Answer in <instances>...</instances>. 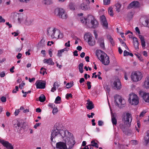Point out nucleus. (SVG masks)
<instances>
[{"mask_svg": "<svg viewBox=\"0 0 149 149\" xmlns=\"http://www.w3.org/2000/svg\"><path fill=\"white\" fill-rule=\"evenodd\" d=\"M111 121L113 125H116L117 123V120L116 118V115L114 114H112L111 116Z\"/></svg>", "mask_w": 149, "mask_h": 149, "instance_id": "obj_21", "label": "nucleus"}, {"mask_svg": "<svg viewBox=\"0 0 149 149\" xmlns=\"http://www.w3.org/2000/svg\"><path fill=\"white\" fill-rule=\"evenodd\" d=\"M68 15L67 13L65 12L62 15H59V18H61L63 19H65L67 18Z\"/></svg>", "mask_w": 149, "mask_h": 149, "instance_id": "obj_36", "label": "nucleus"}, {"mask_svg": "<svg viewBox=\"0 0 149 149\" xmlns=\"http://www.w3.org/2000/svg\"><path fill=\"white\" fill-rule=\"evenodd\" d=\"M19 112V109H16L14 112V114L15 116L17 115Z\"/></svg>", "mask_w": 149, "mask_h": 149, "instance_id": "obj_60", "label": "nucleus"}, {"mask_svg": "<svg viewBox=\"0 0 149 149\" xmlns=\"http://www.w3.org/2000/svg\"><path fill=\"white\" fill-rule=\"evenodd\" d=\"M70 41L69 40L68 41V42H66L65 44V46L66 47H69L70 46Z\"/></svg>", "mask_w": 149, "mask_h": 149, "instance_id": "obj_50", "label": "nucleus"}, {"mask_svg": "<svg viewBox=\"0 0 149 149\" xmlns=\"http://www.w3.org/2000/svg\"><path fill=\"white\" fill-rule=\"evenodd\" d=\"M22 127L21 123L19 122H17V124L14 125V127L17 128V127Z\"/></svg>", "mask_w": 149, "mask_h": 149, "instance_id": "obj_44", "label": "nucleus"}, {"mask_svg": "<svg viewBox=\"0 0 149 149\" xmlns=\"http://www.w3.org/2000/svg\"><path fill=\"white\" fill-rule=\"evenodd\" d=\"M45 70L44 69V68H42L40 69V72L41 74H42L43 75H44L45 73Z\"/></svg>", "mask_w": 149, "mask_h": 149, "instance_id": "obj_46", "label": "nucleus"}, {"mask_svg": "<svg viewBox=\"0 0 149 149\" xmlns=\"http://www.w3.org/2000/svg\"><path fill=\"white\" fill-rule=\"evenodd\" d=\"M116 11L119 12L120 11V9L121 7V5L119 3H117L115 4Z\"/></svg>", "mask_w": 149, "mask_h": 149, "instance_id": "obj_30", "label": "nucleus"}, {"mask_svg": "<svg viewBox=\"0 0 149 149\" xmlns=\"http://www.w3.org/2000/svg\"><path fill=\"white\" fill-rule=\"evenodd\" d=\"M100 20L101 24L102 25L103 27L105 29H107L108 24L105 16L103 15L101 16L100 17Z\"/></svg>", "mask_w": 149, "mask_h": 149, "instance_id": "obj_12", "label": "nucleus"}, {"mask_svg": "<svg viewBox=\"0 0 149 149\" xmlns=\"http://www.w3.org/2000/svg\"><path fill=\"white\" fill-rule=\"evenodd\" d=\"M19 1L22 3H27L30 0H19Z\"/></svg>", "mask_w": 149, "mask_h": 149, "instance_id": "obj_54", "label": "nucleus"}, {"mask_svg": "<svg viewBox=\"0 0 149 149\" xmlns=\"http://www.w3.org/2000/svg\"><path fill=\"white\" fill-rule=\"evenodd\" d=\"M124 56H128L129 55V52H128L126 50H125L124 52Z\"/></svg>", "mask_w": 149, "mask_h": 149, "instance_id": "obj_58", "label": "nucleus"}, {"mask_svg": "<svg viewBox=\"0 0 149 149\" xmlns=\"http://www.w3.org/2000/svg\"><path fill=\"white\" fill-rule=\"evenodd\" d=\"M88 43L91 46H93L95 44V42L94 41L92 40L91 42L89 41Z\"/></svg>", "mask_w": 149, "mask_h": 149, "instance_id": "obj_48", "label": "nucleus"}, {"mask_svg": "<svg viewBox=\"0 0 149 149\" xmlns=\"http://www.w3.org/2000/svg\"><path fill=\"white\" fill-rule=\"evenodd\" d=\"M58 111V109L56 108H54L52 111V113L54 114L56 113Z\"/></svg>", "mask_w": 149, "mask_h": 149, "instance_id": "obj_49", "label": "nucleus"}, {"mask_svg": "<svg viewBox=\"0 0 149 149\" xmlns=\"http://www.w3.org/2000/svg\"><path fill=\"white\" fill-rule=\"evenodd\" d=\"M146 113V112L145 111H143L142 112L140 115V117H143L144 116V114Z\"/></svg>", "mask_w": 149, "mask_h": 149, "instance_id": "obj_59", "label": "nucleus"}, {"mask_svg": "<svg viewBox=\"0 0 149 149\" xmlns=\"http://www.w3.org/2000/svg\"><path fill=\"white\" fill-rule=\"evenodd\" d=\"M133 42L135 49H138L139 48V44L136 38H133Z\"/></svg>", "mask_w": 149, "mask_h": 149, "instance_id": "obj_23", "label": "nucleus"}, {"mask_svg": "<svg viewBox=\"0 0 149 149\" xmlns=\"http://www.w3.org/2000/svg\"><path fill=\"white\" fill-rule=\"evenodd\" d=\"M108 13L111 16H113V8L111 7H110L108 8Z\"/></svg>", "mask_w": 149, "mask_h": 149, "instance_id": "obj_33", "label": "nucleus"}, {"mask_svg": "<svg viewBox=\"0 0 149 149\" xmlns=\"http://www.w3.org/2000/svg\"><path fill=\"white\" fill-rule=\"evenodd\" d=\"M66 142L68 145L69 146V147L68 149H70L72 148L75 143V142L74 139L72 138H67V140Z\"/></svg>", "mask_w": 149, "mask_h": 149, "instance_id": "obj_11", "label": "nucleus"}, {"mask_svg": "<svg viewBox=\"0 0 149 149\" xmlns=\"http://www.w3.org/2000/svg\"><path fill=\"white\" fill-rule=\"evenodd\" d=\"M102 52H104L101 50H97L96 51L95 55L99 59L100 58H99V56L100 55V56Z\"/></svg>", "mask_w": 149, "mask_h": 149, "instance_id": "obj_37", "label": "nucleus"}, {"mask_svg": "<svg viewBox=\"0 0 149 149\" xmlns=\"http://www.w3.org/2000/svg\"><path fill=\"white\" fill-rule=\"evenodd\" d=\"M88 105L86 106L87 109L91 110L94 108V105L92 101H90L89 99L87 100Z\"/></svg>", "mask_w": 149, "mask_h": 149, "instance_id": "obj_19", "label": "nucleus"}, {"mask_svg": "<svg viewBox=\"0 0 149 149\" xmlns=\"http://www.w3.org/2000/svg\"><path fill=\"white\" fill-rule=\"evenodd\" d=\"M25 85L24 83H23L20 84L19 85V87L20 88L22 89L24 86Z\"/></svg>", "mask_w": 149, "mask_h": 149, "instance_id": "obj_55", "label": "nucleus"}, {"mask_svg": "<svg viewBox=\"0 0 149 149\" xmlns=\"http://www.w3.org/2000/svg\"><path fill=\"white\" fill-rule=\"evenodd\" d=\"M83 65L84 64L82 63H80L78 65V68L79 71L81 73L83 72Z\"/></svg>", "mask_w": 149, "mask_h": 149, "instance_id": "obj_32", "label": "nucleus"}, {"mask_svg": "<svg viewBox=\"0 0 149 149\" xmlns=\"http://www.w3.org/2000/svg\"><path fill=\"white\" fill-rule=\"evenodd\" d=\"M36 84L37 88L43 89L44 88L45 86V83L41 82L39 81H37L36 83Z\"/></svg>", "mask_w": 149, "mask_h": 149, "instance_id": "obj_15", "label": "nucleus"}, {"mask_svg": "<svg viewBox=\"0 0 149 149\" xmlns=\"http://www.w3.org/2000/svg\"><path fill=\"white\" fill-rule=\"evenodd\" d=\"M1 101L3 102H5L6 101V98L4 97H2L1 98Z\"/></svg>", "mask_w": 149, "mask_h": 149, "instance_id": "obj_53", "label": "nucleus"}, {"mask_svg": "<svg viewBox=\"0 0 149 149\" xmlns=\"http://www.w3.org/2000/svg\"><path fill=\"white\" fill-rule=\"evenodd\" d=\"M56 86L58 87V85L57 84V83L55 82L53 85V87L52 88L51 91L52 92H54L55 91H56Z\"/></svg>", "mask_w": 149, "mask_h": 149, "instance_id": "obj_35", "label": "nucleus"}, {"mask_svg": "<svg viewBox=\"0 0 149 149\" xmlns=\"http://www.w3.org/2000/svg\"><path fill=\"white\" fill-rule=\"evenodd\" d=\"M44 63H46L49 65H53L54 63L53 62L52 58H49L48 59H45L44 60Z\"/></svg>", "mask_w": 149, "mask_h": 149, "instance_id": "obj_29", "label": "nucleus"}, {"mask_svg": "<svg viewBox=\"0 0 149 149\" xmlns=\"http://www.w3.org/2000/svg\"><path fill=\"white\" fill-rule=\"evenodd\" d=\"M33 21V19H32L27 18L25 20V23L27 25H31Z\"/></svg>", "mask_w": 149, "mask_h": 149, "instance_id": "obj_24", "label": "nucleus"}, {"mask_svg": "<svg viewBox=\"0 0 149 149\" xmlns=\"http://www.w3.org/2000/svg\"><path fill=\"white\" fill-rule=\"evenodd\" d=\"M61 100V97L59 96H58L56 97V98L55 99V103L56 104L59 103V102H58L60 101Z\"/></svg>", "mask_w": 149, "mask_h": 149, "instance_id": "obj_45", "label": "nucleus"}, {"mask_svg": "<svg viewBox=\"0 0 149 149\" xmlns=\"http://www.w3.org/2000/svg\"><path fill=\"white\" fill-rule=\"evenodd\" d=\"M22 56V54L20 53H19L17 55V56L16 57L18 59H19L21 58Z\"/></svg>", "mask_w": 149, "mask_h": 149, "instance_id": "obj_63", "label": "nucleus"}, {"mask_svg": "<svg viewBox=\"0 0 149 149\" xmlns=\"http://www.w3.org/2000/svg\"><path fill=\"white\" fill-rule=\"evenodd\" d=\"M128 100L131 104L134 105L138 104L139 102V97L133 93L130 94Z\"/></svg>", "mask_w": 149, "mask_h": 149, "instance_id": "obj_5", "label": "nucleus"}, {"mask_svg": "<svg viewBox=\"0 0 149 149\" xmlns=\"http://www.w3.org/2000/svg\"><path fill=\"white\" fill-rule=\"evenodd\" d=\"M84 38L85 40H88V43L89 41L91 42L92 40V37L89 35H86L84 36Z\"/></svg>", "mask_w": 149, "mask_h": 149, "instance_id": "obj_31", "label": "nucleus"}, {"mask_svg": "<svg viewBox=\"0 0 149 149\" xmlns=\"http://www.w3.org/2000/svg\"><path fill=\"white\" fill-rule=\"evenodd\" d=\"M83 3L89 5L90 3L89 0H83Z\"/></svg>", "mask_w": 149, "mask_h": 149, "instance_id": "obj_52", "label": "nucleus"}, {"mask_svg": "<svg viewBox=\"0 0 149 149\" xmlns=\"http://www.w3.org/2000/svg\"><path fill=\"white\" fill-rule=\"evenodd\" d=\"M131 142L132 144L133 145H136L138 143V142L136 140H132Z\"/></svg>", "mask_w": 149, "mask_h": 149, "instance_id": "obj_56", "label": "nucleus"}, {"mask_svg": "<svg viewBox=\"0 0 149 149\" xmlns=\"http://www.w3.org/2000/svg\"><path fill=\"white\" fill-rule=\"evenodd\" d=\"M43 3L46 5H49L51 3V0H44L43 1Z\"/></svg>", "mask_w": 149, "mask_h": 149, "instance_id": "obj_42", "label": "nucleus"}, {"mask_svg": "<svg viewBox=\"0 0 149 149\" xmlns=\"http://www.w3.org/2000/svg\"><path fill=\"white\" fill-rule=\"evenodd\" d=\"M14 129L15 131H17L18 133H21L22 130V127H17V128L14 127Z\"/></svg>", "mask_w": 149, "mask_h": 149, "instance_id": "obj_39", "label": "nucleus"}, {"mask_svg": "<svg viewBox=\"0 0 149 149\" xmlns=\"http://www.w3.org/2000/svg\"><path fill=\"white\" fill-rule=\"evenodd\" d=\"M146 26L149 28V19H146L144 23Z\"/></svg>", "mask_w": 149, "mask_h": 149, "instance_id": "obj_41", "label": "nucleus"}, {"mask_svg": "<svg viewBox=\"0 0 149 149\" xmlns=\"http://www.w3.org/2000/svg\"><path fill=\"white\" fill-rule=\"evenodd\" d=\"M132 120V115L131 114L128 113H126L125 115L123 118V121H124L126 124H128L129 125H130Z\"/></svg>", "mask_w": 149, "mask_h": 149, "instance_id": "obj_8", "label": "nucleus"}, {"mask_svg": "<svg viewBox=\"0 0 149 149\" xmlns=\"http://www.w3.org/2000/svg\"><path fill=\"white\" fill-rule=\"evenodd\" d=\"M146 135L144 137V140L146 144H149V131H147Z\"/></svg>", "mask_w": 149, "mask_h": 149, "instance_id": "obj_26", "label": "nucleus"}, {"mask_svg": "<svg viewBox=\"0 0 149 149\" xmlns=\"http://www.w3.org/2000/svg\"><path fill=\"white\" fill-rule=\"evenodd\" d=\"M91 144H90L87 146H92L93 147H95L96 148H98V145L97 143L95 142V140H93L91 142Z\"/></svg>", "mask_w": 149, "mask_h": 149, "instance_id": "obj_28", "label": "nucleus"}, {"mask_svg": "<svg viewBox=\"0 0 149 149\" xmlns=\"http://www.w3.org/2000/svg\"><path fill=\"white\" fill-rule=\"evenodd\" d=\"M47 35L52 38H61L63 37L62 33L60 30L56 28H49L47 29Z\"/></svg>", "mask_w": 149, "mask_h": 149, "instance_id": "obj_3", "label": "nucleus"}, {"mask_svg": "<svg viewBox=\"0 0 149 149\" xmlns=\"http://www.w3.org/2000/svg\"><path fill=\"white\" fill-rule=\"evenodd\" d=\"M104 4L105 5H107L109 4L110 3V0H103Z\"/></svg>", "mask_w": 149, "mask_h": 149, "instance_id": "obj_43", "label": "nucleus"}, {"mask_svg": "<svg viewBox=\"0 0 149 149\" xmlns=\"http://www.w3.org/2000/svg\"><path fill=\"white\" fill-rule=\"evenodd\" d=\"M112 88L114 90H118L122 88V85L119 79L117 78L114 80L111 84Z\"/></svg>", "mask_w": 149, "mask_h": 149, "instance_id": "obj_7", "label": "nucleus"}, {"mask_svg": "<svg viewBox=\"0 0 149 149\" xmlns=\"http://www.w3.org/2000/svg\"><path fill=\"white\" fill-rule=\"evenodd\" d=\"M40 123H36V124L34 125V128L35 129H36L37 127L40 126Z\"/></svg>", "mask_w": 149, "mask_h": 149, "instance_id": "obj_62", "label": "nucleus"}, {"mask_svg": "<svg viewBox=\"0 0 149 149\" xmlns=\"http://www.w3.org/2000/svg\"><path fill=\"white\" fill-rule=\"evenodd\" d=\"M73 85V82L70 83H68L66 85V88H69L72 87Z\"/></svg>", "mask_w": 149, "mask_h": 149, "instance_id": "obj_40", "label": "nucleus"}, {"mask_svg": "<svg viewBox=\"0 0 149 149\" xmlns=\"http://www.w3.org/2000/svg\"><path fill=\"white\" fill-rule=\"evenodd\" d=\"M139 37L141 40V45L142 47H145V42L144 39V37L140 35H139Z\"/></svg>", "mask_w": 149, "mask_h": 149, "instance_id": "obj_27", "label": "nucleus"}, {"mask_svg": "<svg viewBox=\"0 0 149 149\" xmlns=\"http://www.w3.org/2000/svg\"><path fill=\"white\" fill-rule=\"evenodd\" d=\"M80 7L81 9L84 10H87L89 8V5L83 3L81 4Z\"/></svg>", "mask_w": 149, "mask_h": 149, "instance_id": "obj_20", "label": "nucleus"}, {"mask_svg": "<svg viewBox=\"0 0 149 149\" xmlns=\"http://www.w3.org/2000/svg\"><path fill=\"white\" fill-rule=\"evenodd\" d=\"M91 82L90 81H88L87 83V85L88 86V89H91Z\"/></svg>", "mask_w": 149, "mask_h": 149, "instance_id": "obj_47", "label": "nucleus"}, {"mask_svg": "<svg viewBox=\"0 0 149 149\" xmlns=\"http://www.w3.org/2000/svg\"><path fill=\"white\" fill-rule=\"evenodd\" d=\"M65 12V11L63 9L59 8L56 9L55 10V14L59 17V15H62Z\"/></svg>", "mask_w": 149, "mask_h": 149, "instance_id": "obj_14", "label": "nucleus"}, {"mask_svg": "<svg viewBox=\"0 0 149 149\" xmlns=\"http://www.w3.org/2000/svg\"><path fill=\"white\" fill-rule=\"evenodd\" d=\"M72 97V95L71 93L67 94L66 96V98L68 99L70 97Z\"/></svg>", "mask_w": 149, "mask_h": 149, "instance_id": "obj_51", "label": "nucleus"}, {"mask_svg": "<svg viewBox=\"0 0 149 149\" xmlns=\"http://www.w3.org/2000/svg\"><path fill=\"white\" fill-rule=\"evenodd\" d=\"M56 128L52 130L51 136V143H55L56 142L55 139L63 138L65 137L66 133L68 132L65 129L62 128L63 125L61 123H58L56 125Z\"/></svg>", "mask_w": 149, "mask_h": 149, "instance_id": "obj_1", "label": "nucleus"}, {"mask_svg": "<svg viewBox=\"0 0 149 149\" xmlns=\"http://www.w3.org/2000/svg\"><path fill=\"white\" fill-rule=\"evenodd\" d=\"M143 77L142 73L139 71L132 72L131 75L132 80L134 82H138L141 80Z\"/></svg>", "mask_w": 149, "mask_h": 149, "instance_id": "obj_4", "label": "nucleus"}, {"mask_svg": "<svg viewBox=\"0 0 149 149\" xmlns=\"http://www.w3.org/2000/svg\"><path fill=\"white\" fill-rule=\"evenodd\" d=\"M45 100V97L43 94L41 95L39 97V100L40 102H44Z\"/></svg>", "mask_w": 149, "mask_h": 149, "instance_id": "obj_34", "label": "nucleus"}, {"mask_svg": "<svg viewBox=\"0 0 149 149\" xmlns=\"http://www.w3.org/2000/svg\"><path fill=\"white\" fill-rule=\"evenodd\" d=\"M143 97L144 101L147 102H149V94L144 93L143 94Z\"/></svg>", "mask_w": 149, "mask_h": 149, "instance_id": "obj_22", "label": "nucleus"}, {"mask_svg": "<svg viewBox=\"0 0 149 149\" xmlns=\"http://www.w3.org/2000/svg\"><path fill=\"white\" fill-rule=\"evenodd\" d=\"M0 142L4 146L8 149H13V147L11 144L8 141L1 140L0 139Z\"/></svg>", "mask_w": 149, "mask_h": 149, "instance_id": "obj_13", "label": "nucleus"}, {"mask_svg": "<svg viewBox=\"0 0 149 149\" xmlns=\"http://www.w3.org/2000/svg\"><path fill=\"white\" fill-rule=\"evenodd\" d=\"M103 124V122L101 120H99L98 121V125L100 126H102Z\"/></svg>", "mask_w": 149, "mask_h": 149, "instance_id": "obj_61", "label": "nucleus"}, {"mask_svg": "<svg viewBox=\"0 0 149 149\" xmlns=\"http://www.w3.org/2000/svg\"><path fill=\"white\" fill-rule=\"evenodd\" d=\"M99 60L102 64L105 65H108L110 63L109 58L104 52H102L100 57Z\"/></svg>", "mask_w": 149, "mask_h": 149, "instance_id": "obj_6", "label": "nucleus"}, {"mask_svg": "<svg viewBox=\"0 0 149 149\" xmlns=\"http://www.w3.org/2000/svg\"><path fill=\"white\" fill-rule=\"evenodd\" d=\"M139 3L138 1H134L131 2L128 6V8L130 9L133 7H138L139 6Z\"/></svg>", "mask_w": 149, "mask_h": 149, "instance_id": "obj_16", "label": "nucleus"}, {"mask_svg": "<svg viewBox=\"0 0 149 149\" xmlns=\"http://www.w3.org/2000/svg\"><path fill=\"white\" fill-rule=\"evenodd\" d=\"M98 42L101 48L104 49L105 47L103 39L102 38H100L98 40Z\"/></svg>", "mask_w": 149, "mask_h": 149, "instance_id": "obj_25", "label": "nucleus"}, {"mask_svg": "<svg viewBox=\"0 0 149 149\" xmlns=\"http://www.w3.org/2000/svg\"><path fill=\"white\" fill-rule=\"evenodd\" d=\"M143 87L146 89L149 88V76L146 78L143 83Z\"/></svg>", "mask_w": 149, "mask_h": 149, "instance_id": "obj_17", "label": "nucleus"}, {"mask_svg": "<svg viewBox=\"0 0 149 149\" xmlns=\"http://www.w3.org/2000/svg\"><path fill=\"white\" fill-rule=\"evenodd\" d=\"M5 21V19L3 18L1 16H0V23L4 22Z\"/></svg>", "mask_w": 149, "mask_h": 149, "instance_id": "obj_57", "label": "nucleus"}, {"mask_svg": "<svg viewBox=\"0 0 149 149\" xmlns=\"http://www.w3.org/2000/svg\"><path fill=\"white\" fill-rule=\"evenodd\" d=\"M115 103L118 105L119 104H124L125 102L124 99H122V97L120 96L116 95L114 96Z\"/></svg>", "mask_w": 149, "mask_h": 149, "instance_id": "obj_10", "label": "nucleus"}, {"mask_svg": "<svg viewBox=\"0 0 149 149\" xmlns=\"http://www.w3.org/2000/svg\"><path fill=\"white\" fill-rule=\"evenodd\" d=\"M70 9L72 10H75V6L74 3H70L69 5Z\"/></svg>", "mask_w": 149, "mask_h": 149, "instance_id": "obj_38", "label": "nucleus"}, {"mask_svg": "<svg viewBox=\"0 0 149 149\" xmlns=\"http://www.w3.org/2000/svg\"><path fill=\"white\" fill-rule=\"evenodd\" d=\"M80 21L84 24L90 28H96L99 25L98 21L92 15L88 16L87 18L81 17Z\"/></svg>", "mask_w": 149, "mask_h": 149, "instance_id": "obj_2", "label": "nucleus"}, {"mask_svg": "<svg viewBox=\"0 0 149 149\" xmlns=\"http://www.w3.org/2000/svg\"><path fill=\"white\" fill-rule=\"evenodd\" d=\"M5 76V73L3 72H2L0 73V76L1 77H3Z\"/></svg>", "mask_w": 149, "mask_h": 149, "instance_id": "obj_64", "label": "nucleus"}, {"mask_svg": "<svg viewBox=\"0 0 149 149\" xmlns=\"http://www.w3.org/2000/svg\"><path fill=\"white\" fill-rule=\"evenodd\" d=\"M130 125L125 123L124 122V123H121L120 125V128L124 132L127 129L128 127Z\"/></svg>", "mask_w": 149, "mask_h": 149, "instance_id": "obj_18", "label": "nucleus"}, {"mask_svg": "<svg viewBox=\"0 0 149 149\" xmlns=\"http://www.w3.org/2000/svg\"><path fill=\"white\" fill-rule=\"evenodd\" d=\"M115 103L118 105L119 104H124L125 102L124 99H122V97L120 96L116 95L114 96Z\"/></svg>", "mask_w": 149, "mask_h": 149, "instance_id": "obj_9", "label": "nucleus"}]
</instances>
